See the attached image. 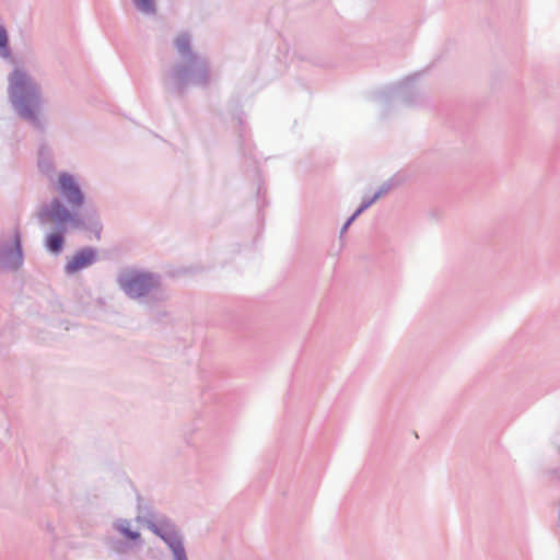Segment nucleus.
<instances>
[{"mask_svg": "<svg viewBox=\"0 0 560 560\" xmlns=\"http://www.w3.org/2000/svg\"><path fill=\"white\" fill-rule=\"evenodd\" d=\"M63 212L67 218L68 224H70L71 228L89 231L94 234L97 241L101 240L103 223L96 210H90L86 211L84 214H80L79 210L68 208L63 203Z\"/></svg>", "mask_w": 560, "mask_h": 560, "instance_id": "nucleus-8", "label": "nucleus"}, {"mask_svg": "<svg viewBox=\"0 0 560 560\" xmlns=\"http://www.w3.org/2000/svg\"><path fill=\"white\" fill-rule=\"evenodd\" d=\"M108 549L116 555H125L132 548L130 541H124L118 538H112L107 542Z\"/></svg>", "mask_w": 560, "mask_h": 560, "instance_id": "nucleus-14", "label": "nucleus"}, {"mask_svg": "<svg viewBox=\"0 0 560 560\" xmlns=\"http://www.w3.org/2000/svg\"><path fill=\"white\" fill-rule=\"evenodd\" d=\"M395 185H396V183H395L394 178H389L380 186V188L373 196L376 199H378L382 196L386 195L389 190H392Z\"/></svg>", "mask_w": 560, "mask_h": 560, "instance_id": "nucleus-16", "label": "nucleus"}, {"mask_svg": "<svg viewBox=\"0 0 560 560\" xmlns=\"http://www.w3.org/2000/svg\"><path fill=\"white\" fill-rule=\"evenodd\" d=\"M177 52L184 61L175 62L163 75L165 92L175 97H183L190 85L207 88L210 83V65L208 60L191 48L189 34L182 33L174 42Z\"/></svg>", "mask_w": 560, "mask_h": 560, "instance_id": "nucleus-1", "label": "nucleus"}, {"mask_svg": "<svg viewBox=\"0 0 560 560\" xmlns=\"http://www.w3.org/2000/svg\"><path fill=\"white\" fill-rule=\"evenodd\" d=\"M97 260V249L94 247H82L75 252L72 258L66 264L67 273H75L92 266Z\"/></svg>", "mask_w": 560, "mask_h": 560, "instance_id": "nucleus-10", "label": "nucleus"}, {"mask_svg": "<svg viewBox=\"0 0 560 560\" xmlns=\"http://www.w3.org/2000/svg\"><path fill=\"white\" fill-rule=\"evenodd\" d=\"M7 92L16 116L36 131L44 132L46 120L43 115L40 85L24 69L14 68L8 75Z\"/></svg>", "mask_w": 560, "mask_h": 560, "instance_id": "nucleus-2", "label": "nucleus"}, {"mask_svg": "<svg viewBox=\"0 0 560 560\" xmlns=\"http://www.w3.org/2000/svg\"><path fill=\"white\" fill-rule=\"evenodd\" d=\"M66 244V237L59 233H48L44 241L46 250L55 256L61 254Z\"/></svg>", "mask_w": 560, "mask_h": 560, "instance_id": "nucleus-12", "label": "nucleus"}, {"mask_svg": "<svg viewBox=\"0 0 560 560\" xmlns=\"http://www.w3.org/2000/svg\"><path fill=\"white\" fill-rule=\"evenodd\" d=\"M558 450H559V453H560V445H558Z\"/></svg>", "mask_w": 560, "mask_h": 560, "instance_id": "nucleus-20", "label": "nucleus"}, {"mask_svg": "<svg viewBox=\"0 0 560 560\" xmlns=\"http://www.w3.org/2000/svg\"><path fill=\"white\" fill-rule=\"evenodd\" d=\"M12 56L9 35L4 25L0 24V57L8 59Z\"/></svg>", "mask_w": 560, "mask_h": 560, "instance_id": "nucleus-13", "label": "nucleus"}, {"mask_svg": "<svg viewBox=\"0 0 560 560\" xmlns=\"http://www.w3.org/2000/svg\"><path fill=\"white\" fill-rule=\"evenodd\" d=\"M24 264L22 234L16 226L11 236H0V269L8 272L19 271Z\"/></svg>", "mask_w": 560, "mask_h": 560, "instance_id": "nucleus-5", "label": "nucleus"}, {"mask_svg": "<svg viewBox=\"0 0 560 560\" xmlns=\"http://www.w3.org/2000/svg\"><path fill=\"white\" fill-rule=\"evenodd\" d=\"M238 122H240V126H241V130L244 131V121H243V118L242 117H238Z\"/></svg>", "mask_w": 560, "mask_h": 560, "instance_id": "nucleus-19", "label": "nucleus"}, {"mask_svg": "<svg viewBox=\"0 0 560 560\" xmlns=\"http://www.w3.org/2000/svg\"><path fill=\"white\" fill-rule=\"evenodd\" d=\"M377 199L372 196L370 198H366L364 197L362 199V202L361 205L358 207V209L353 212L355 215H360L361 213H363L366 209H369Z\"/></svg>", "mask_w": 560, "mask_h": 560, "instance_id": "nucleus-17", "label": "nucleus"}, {"mask_svg": "<svg viewBox=\"0 0 560 560\" xmlns=\"http://www.w3.org/2000/svg\"><path fill=\"white\" fill-rule=\"evenodd\" d=\"M114 528L118 530L128 541L133 542L140 547L142 545L141 534L138 530L130 529L129 522L125 518H120L114 524Z\"/></svg>", "mask_w": 560, "mask_h": 560, "instance_id": "nucleus-11", "label": "nucleus"}, {"mask_svg": "<svg viewBox=\"0 0 560 560\" xmlns=\"http://www.w3.org/2000/svg\"><path fill=\"white\" fill-rule=\"evenodd\" d=\"M358 218V215H355L354 213H352L348 219L347 221L343 223V225L341 226L340 229V237H342V235L348 231V229L350 228V225L355 221V219Z\"/></svg>", "mask_w": 560, "mask_h": 560, "instance_id": "nucleus-18", "label": "nucleus"}, {"mask_svg": "<svg viewBox=\"0 0 560 560\" xmlns=\"http://www.w3.org/2000/svg\"><path fill=\"white\" fill-rule=\"evenodd\" d=\"M37 219L44 223L46 221H52L55 226L52 233H59L65 236L68 232V221L63 212V202L59 198H52L49 205L43 206L38 213Z\"/></svg>", "mask_w": 560, "mask_h": 560, "instance_id": "nucleus-9", "label": "nucleus"}, {"mask_svg": "<svg viewBox=\"0 0 560 560\" xmlns=\"http://www.w3.org/2000/svg\"><path fill=\"white\" fill-rule=\"evenodd\" d=\"M117 283L129 299L139 300L160 287L161 277L153 272L127 269L118 275Z\"/></svg>", "mask_w": 560, "mask_h": 560, "instance_id": "nucleus-3", "label": "nucleus"}, {"mask_svg": "<svg viewBox=\"0 0 560 560\" xmlns=\"http://www.w3.org/2000/svg\"><path fill=\"white\" fill-rule=\"evenodd\" d=\"M419 74L406 78L404 81L392 84L383 90L376 92V100L389 104L392 101L398 100L407 106H412L418 103L419 93L413 84Z\"/></svg>", "mask_w": 560, "mask_h": 560, "instance_id": "nucleus-6", "label": "nucleus"}, {"mask_svg": "<svg viewBox=\"0 0 560 560\" xmlns=\"http://www.w3.org/2000/svg\"><path fill=\"white\" fill-rule=\"evenodd\" d=\"M57 190L68 208L80 210L85 202V195L74 175L62 172L58 176Z\"/></svg>", "mask_w": 560, "mask_h": 560, "instance_id": "nucleus-7", "label": "nucleus"}, {"mask_svg": "<svg viewBox=\"0 0 560 560\" xmlns=\"http://www.w3.org/2000/svg\"><path fill=\"white\" fill-rule=\"evenodd\" d=\"M135 7L140 12H143L145 14H155L156 13V5L154 0H132Z\"/></svg>", "mask_w": 560, "mask_h": 560, "instance_id": "nucleus-15", "label": "nucleus"}, {"mask_svg": "<svg viewBox=\"0 0 560 560\" xmlns=\"http://www.w3.org/2000/svg\"><path fill=\"white\" fill-rule=\"evenodd\" d=\"M148 528L167 546L173 560H188L184 537L171 518L163 516L156 522L148 521Z\"/></svg>", "mask_w": 560, "mask_h": 560, "instance_id": "nucleus-4", "label": "nucleus"}]
</instances>
